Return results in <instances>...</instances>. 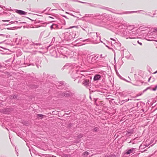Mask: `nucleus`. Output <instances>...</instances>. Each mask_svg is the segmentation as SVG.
<instances>
[{
    "mask_svg": "<svg viewBox=\"0 0 157 157\" xmlns=\"http://www.w3.org/2000/svg\"><path fill=\"white\" fill-rule=\"evenodd\" d=\"M79 33L76 31L71 33L65 32L64 33V37L67 41L71 40L74 38L77 37L79 36Z\"/></svg>",
    "mask_w": 157,
    "mask_h": 157,
    "instance_id": "obj_1",
    "label": "nucleus"
},
{
    "mask_svg": "<svg viewBox=\"0 0 157 157\" xmlns=\"http://www.w3.org/2000/svg\"><path fill=\"white\" fill-rule=\"evenodd\" d=\"M15 12L21 15H26L27 14V12L20 10H15Z\"/></svg>",
    "mask_w": 157,
    "mask_h": 157,
    "instance_id": "obj_2",
    "label": "nucleus"
},
{
    "mask_svg": "<svg viewBox=\"0 0 157 157\" xmlns=\"http://www.w3.org/2000/svg\"><path fill=\"white\" fill-rule=\"evenodd\" d=\"M142 11V10H140V11H126L125 12L123 13H119L120 14H130L133 13H139L140 11Z\"/></svg>",
    "mask_w": 157,
    "mask_h": 157,
    "instance_id": "obj_3",
    "label": "nucleus"
},
{
    "mask_svg": "<svg viewBox=\"0 0 157 157\" xmlns=\"http://www.w3.org/2000/svg\"><path fill=\"white\" fill-rule=\"evenodd\" d=\"M89 81L88 80L85 79L82 82V84L85 86H88L89 85Z\"/></svg>",
    "mask_w": 157,
    "mask_h": 157,
    "instance_id": "obj_4",
    "label": "nucleus"
},
{
    "mask_svg": "<svg viewBox=\"0 0 157 157\" xmlns=\"http://www.w3.org/2000/svg\"><path fill=\"white\" fill-rule=\"evenodd\" d=\"M101 78V76L98 75H95L94 78V80H97Z\"/></svg>",
    "mask_w": 157,
    "mask_h": 157,
    "instance_id": "obj_5",
    "label": "nucleus"
},
{
    "mask_svg": "<svg viewBox=\"0 0 157 157\" xmlns=\"http://www.w3.org/2000/svg\"><path fill=\"white\" fill-rule=\"evenodd\" d=\"M134 150V148H132L131 149L129 150L126 152V153L127 154H129L131 153H132Z\"/></svg>",
    "mask_w": 157,
    "mask_h": 157,
    "instance_id": "obj_6",
    "label": "nucleus"
},
{
    "mask_svg": "<svg viewBox=\"0 0 157 157\" xmlns=\"http://www.w3.org/2000/svg\"><path fill=\"white\" fill-rule=\"evenodd\" d=\"M37 116V117H40L41 119H42L44 117H46L45 115L40 114H38Z\"/></svg>",
    "mask_w": 157,
    "mask_h": 157,
    "instance_id": "obj_7",
    "label": "nucleus"
},
{
    "mask_svg": "<svg viewBox=\"0 0 157 157\" xmlns=\"http://www.w3.org/2000/svg\"><path fill=\"white\" fill-rule=\"evenodd\" d=\"M113 43L115 45L114 46H116V47L118 48L120 47L121 46V44L118 42H115V43Z\"/></svg>",
    "mask_w": 157,
    "mask_h": 157,
    "instance_id": "obj_8",
    "label": "nucleus"
},
{
    "mask_svg": "<svg viewBox=\"0 0 157 157\" xmlns=\"http://www.w3.org/2000/svg\"><path fill=\"white\" fill-rule=\"evenodd\" d=\"M81 72L80 71H77V73H76V74H80V76H78V77H80V78H82L83 76L84 77V76H83V75H82V74H81L80 73V72Z\"/></svg>",
    "mask_w": 157,
    "mask_h": 157,
    "instance_id": "obj_9",
    "label": "nucleus"
},
{
    "mask_svg": "<svg viewBox=\"0 0 157 157\" xmlns=\"http://www.w3.org/2000/svg\"><path fill=\"white\" fill-rule=\"evenodd\" d=\"M90 34H92V36H96L97 37H98L97 33H90Z\"/></svg>",
    "mask_w": 157,
    "mask_h": 157,
    "instance_id": "obj_10",
    "label": "nucleus"
},
{
    "mask_svg": "<svg viewBox=\"0 0 157 157\" xmlns=\"http://www.w3.org/2000/svg\"><path fill=\"white\" fill-rule=\"evenodd\" d=\"M53 26L54 29L57 28L58 27V25L57 24H53Z\"/></svg>",
    "mask_w": 157,
    "mask_h": 157,
    "instance_id": "obj_11",
    "label": "nucleus"
},
{
    "mask_svg": "<svg viewBox=\"0 0 157 157\" xmlns=\"http://www.w3.org/2000/svg\"><path fill=\"white\" fill-rule=\"evenodd\" d=\"M15 22H16L17 23H18V22L16 21H11L9 23V24H12L15 23Z\"/></svg>",
    "mask_w": 157,
    "mask_h": 157,
    "instance_id": "obj_12",
    "label": "nucleus"
},
{
    "mask_svg": "<svg viewBox=\"0 0 157 157\" xmlns=\"http://www.w3.org/2000/svg\"><path fill=\"white\" fill-rule=\"evenodd\" d=\"M62 157H68V155L67 154H63L62 156Z\"/></svg>",
    "mask_w": 157,
    "mask_h": 157,
    "instance_id": "obj_13",
    "label": "nucleus"
},
{
    "mask_svg": "<svg viewBox=\"0 0 157 157\" xmlns=\"http://www.w3.org/2000/svg\"><path fill=\"white\" fill-rule=\"evenodd\" d=\"M83 41L86 42H89L90 41V40L89 39H88L83 40Z\"/></svg>",
    "mask_w": 157,
    "mask_h": 157,
    "instance_id": "obj_14",
    "label": "nucleus"
},
{
    "mask_svg": "<svg viewBox=\"0 0 157 157\" xmlns=\"http://www.w3.org/2000/svg\"><path fill=\"white\" fill-rule=\"evenodd\" d=\"M18 96L17 95H16V96H14L13 97V98H14V99H18Z\"/></svg>",
    "mask_w": 157,
    "mask_h": 157,
    "instance_id": "obj_15",
    "label": "nucleus"
},
{
    "mask_svg": "<svg viewBox=\"0 0 157 157\" xmlns=\"http://www.w3.org/2000/svg\"><path fill=\"white\" fill-rule=\"evenodd\" d=\"M73 28H78V26H72L70 27L69 28V29H71Z\"/></svg>",
    "mask_w": 157,
    "mask_h": 157,
    "instance_id": "obj_16",
    "label": "nucleus"
},
{
    "mask_svg": "<svg viewBox=\"0 0 157 157\" xmlns=\"http://www.w3.org/2000/svg\"><path fill=\"white\" fill-rule=\"evenodd\" d=\"M32 45H40V44L39 43V44H36V43H32Z\"/></svg>",
    "mask_w": 157,
    "mask_h": 157,
    "instance_id": "obj_17",
    "label": "nucleus"
},
{
    "mask_svg": "<svg viewBox=\"0 0 157 157\" xmlns=\"http://www.w3.org/2000/svg\"><path fill=\"white\" fill-rule=\"evenodd\" d=\"M98 128L96 127V128H95L94 129V130L96 132V131H98Z\"/></svg>",
    "mask_w": 157,
    "mask_h": 157,
    "instance_id": "obj_18",
    "label": "nucleus"
},
{
    "mask_svg": "<svg viewBox=\"0 0 157 157\" xmlns=\"http://www.w3.org/2000/svg\"><path fill=\"white\" fill-rule=\"evenodd\" d=\"M157 88V85H156L155 86V87L154 88H153L152 90H153L155 91L156 90Z\"/></svg>",
    "mask_w": 157,
    "mask_h": 157,
    "instance_id": "obj_19",
    "label": "nucleus"
},
{
    "mask_svg": "<svg viewBox=\"0 0 157 157\" xmlns=\"http://www.w3.org/2000/svg\"><path fill=\"white\" fill-rule=\"evenodd\" d=\"M2 21H3V22H6V21L9 22V21H10V20H2Z\"/></svg>",
    "mask_w": 157,
    "mask_h": 157,
    "instance_id": "obj_20",
    "label": "nucleus"
},
{
    "mask_svg": "<svg viewBox=\"0 0 157 157\" xmlns=\"http://www.w3.org/2000/svg\"><path fill=\"white\" fill-rule=\"evenodd\" d=\"M53 24L50 26V28L51 29H54V27H53Z\"/></svg>",
    "mask_w": 157,
    "mask_h": 157,
    "instance_id": "obj_21",
    "label": "nucleus"
},
{
    "mask_svg": "<svg viewBox=\"0 0 157 157\" xmlns=\"http://www.w3.org/2000/svg\"><path fill=\"white\" fill-rule=\"evenodd\" d=\"M82 136V135H80L79 136H78V138H81Z\"/></svg>",
    "mask_w": 157,
    "mask_h": 157,
    "instance_id": "obj_22",
    "label": "nucleus"
},
{
    "mask_svg": "<svg viewBox=\"0 0 157 157\" xmlns=\"http://www.w3.org/2000/svg\"><path fill=\"white\" fill-rule=\"evenodd\" d=\"M129 99H128L127 100H123L122 101H125V102H127V101H128L129 100Z\"/></svg>",
    "mask_w": 157,
    "mask_h": 157,
    "instance_id": "obj_23",
    "label": "nucleus"
},
{
    "mask_svg": "<svg viewBox=\"0 0 157 157\" xmlns=\"http://www.w3.org/2000/svg\"><path fill=\"white\" fill-rule=\"evenodd\" d=\"M110 39H111V40H113L114 41H115H115H116V40H115V39H113V38H110Z\"/></svg>",
    "mask_w": 157,
    "mask_h": 157,
    "instance_id": "obj_24",
    "label": "nucleus"
},
{
    "mask_svg": "<svg viewBox=\"0 0 157 157\" xmlns=\"http://www.w3.org/2000/svg\"><path fill=\"white\" fill-rule=\"evenodd\" d=\"M88 152L87 151H86L85 152V154L84 155H88Z\"/></svg>",
    "mask_w": 157,
    "mask_h": 157,
    "instance_id": "obj_25",
    "label": "nucleus"
},
{
    "mask_svg": "<svg viewBox=\"0 0 157 157\" xmlns=\"http://www.w3.org/2000/svg\"><path fill=\"white\" fill-rule=\"evenodd\" d=\"M138 43L140 45H142V44L141 43H139V41H138Z\"/></svg>",
    "mask_w": 157,
    "mask_h": 157,
    "instance_id": "obj_26",
    "label": "nucleus"
},
{
    "mask_svg": "<svg viewBox=\"0 0 157 157\" xmlns=\"http://www.w3.org/2000/svg\"><path fill=\"white\" fill-rule=\"evenodd\" d=\"M72 1H74V2H77L78 1L77 0H71Z\"/></svg>",
    "mask_w": 157,
    "mask_h": 157,
    "instance_id": "obj_27",
    "label": "nucleus"
},
{
    "mask_svg": "<svg viewBox=\"0 0 157 157\" xmlns=\"http://www.w3.org/2000/svg\"><path fill=\"white\" fill-rule=\"evenodd\" d=\"M151 78V77H150L148 79V82H149L150 80V79Z\"/></svg>",
    "mask_w": 157,
    "mask_h": 157,
    "instance_id": "obj_28",
    "label": "nucleus"
},
{
    "mask_svg": "<svg viewBox=\"0 0 157 157\" xmlns=\"http://www.w3.org/2000/svg\"><path fill=\"white\" fill-rule=\"evenodd\" d=\"M94 101H95V102H96V101H97V99H96V98H94Z\"/></svg>",
    "mask_w": 157,
    "mask_h": 157,
    "instance_id": "obj_29",
    "label": "nucleus"
},
{
    "mask_svg": "<svg viewBox=\"0 0 157 157\" xmlns=\"http://www.w3.org/2000/svg\"><path fill=\"white\" fill-rule=\"evenodd\" d=\"M4 25H9V24H7V23H5V24H4Z\"/></svg>",
    "mask_w": 157,
    "mask_h": 157,
    "instance_id": "obj_30",
    "label": "nucleus"
},
{
    "mask_svg": "<svg viewBox=\"0 0 157 157\" xmlns=\"http://www.w3.org/2000/svg\"><path fill=\"white\" fill-rule=\"evenodd\" d=\"M157 72V71H155V72H154V73L156 74Z\"/></svg>",
    "mask_w": 157,
    "mask_h": 157,
    "instance_id": "obj_31",
    "label": "nucleus"
},
{
    "mask_svg": "<svg viewBox=\"0 0 157 157\" xmlns=\"http://www.w3.org/2000/svg\"><path fill=\"white\" fill-rule=\"evenodd\" d=\"M81 2V3H84V2Z\"/></svg>",
    "mask_w": 157,
    "mask_h": 157,
    "instance_id": "obj_32",
    "label": "nucleus"
},
{
    "mask_svg": "<svg viewBox=\"0 0 157 157\" xmlns=\"http://www.w3.org/2000/svg\"><path fill=\"white\" fill-rule=\"evenodd\" d=\"M2 35H3L0 34V36H2Z\"/></svg>",
    "mask_w": 157,
    "mask_h": 157,
    "instance_id": "obj_33",
    "label": "nucleus"
},
{
    "mask_svg": "<svg viewBox=\"0 0 157 157\" xmlns=\"http://www.w3.org/2000/svg\"><path fill=\"white\" fill-rule=\"evenodd\" d=\"M2 105V104H0V107H1L2 106V105Z\"/></svg>",
    "mask_w": 157,
    "mask_h": 157,
    "instance_id": "obj_34",
    "label": "nucleus"
},
{
    "mask_svg": "<svg viewBox=\"0 0 157 157\" xmlns=\"http://www.w3.org/2000/svg\"><path fill=\"white\" fill-rule=\"evenodd\" d=\"M10 29V28H7V29Z\"/></svg>",
    "mask_w": 157,
    "mask_h": 157,
    "instance_id": "obj_35",
    "label": "nucleus"
},
{
    "mask_svg": "<svg viewBox=\"0 0 157 157\" xmlns=\"http://www.w3.org/2000/svg\"><path fill=\"white\" fill-rule=\"evenodd\" d=\"M148 88H147L145 90H147L148 89Z\"/></svg>",
    "mask_w": 157,
    "mask_h": 157,
    "instance_id": "obj_36",
    "label": "nucleus"
},
{
    "mask_svg": "<svg viewBox=\"0 0 157 157\" xmlns=\"http://www.w3.org/2000/svg\"><path fill=\"white\" fill-rule=\"evenodd\" d=\"M29 19H30V20H32V21H34V20H31V19H30V18H29Z\"/></svg>",
    "mask_w": 157,
    "mask_h": 157,
    "instance_id": "obj_37",
    "label": "nucleus"
},
{
    "mask_svg": "<svg viewBox=\"0 0 157 157\" xmlns=\"http://www.w3.org/2000/svg\"><path fill=\"white\" fill-rule=\"evenodd\" d=\"M144 14H146V15H147V13H144Z\"/></svg>",
    "mask_w": 157,
    "mask_h": 157,
    "instance_id": "obj_38",
    "label": "nucleus"
},
{
    "mask_svg": "<svg viewBox=\"0 0 157 157\" xmlns=\"http://www.w3.org/2000/svg\"><path fill=\"white\" fill-rule=\"evenodd\" d=\"M34 15H38H38H37V14H34Z\"/></svg>",
    "mask_w": 157,
    "mask_h": 157,
    "instance_id": "obj_39",
    "label": "nucleus"
},
{
    "mask_svg": "<svg viewBox=\"0 0 157 157\" xmlns=\"http://www.w3.org/2000/svg\"><path fill=\"white\" fill-rule=\"evenodd\" d=\"M55 39V38L54 37H53V39Z\"/></svg>",
    "mask_w": 157,
    "mask_h": 157,
    "instance_id": "obj_40",
    "label": "nucleus"
},
{
    "mask_svg": "<svg viewBox=\"0 0 157 157\" xmlns=\"http://www.w3.org/2000/svg\"><path fill=\"white\" fill-rule=\"evenodd\" d=\"M156 30L157 31V29Z\"/></svg>",
    "mask_w": 157,
    "mask_h": 157,
    "instance_id": "obj_41",
    "label": "nucleus"
}]
</instances>
